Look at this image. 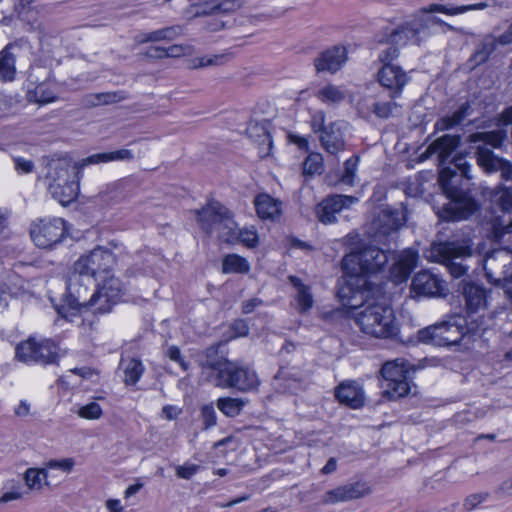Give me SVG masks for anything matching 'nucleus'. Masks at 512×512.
I'll return each instance as SVG.
<instances>
[{
  "label": "nucleus",
  "mask_w": 512,
  "mask_h": 512,
  "mask_svg": "<svg viewBox=\"0 0 512 512\" xmlns=\"http://www.w3.org/2000/svg\"><path fill=\"white\" fill-rule=\"evenodd\" d=\"M336 398L351 408H359L364 404L362 388L354 381L341 383L335 392Z\"/></svg>",
  "instance_id": "nucleus-25"
},
{
  "label": "nucleus",
  "mask_w": 512,
  "mask_h": 512,
  "mask_svg": "<svg viewBox=\"0 0 512 512\" xmlns=\"http://www.w3.org/2000/svg\"><path fill=\"white\" fill-rule=\"evenodd\" d=\"M506 138L507 131L499 128L493 131L472 133L468 136L467 141L469 143H483V145L477 147L476 160L485 173L500 172L503 180L510 181L512 180V163L495 155L490 149L485 147V145H489L493 148H498Z\"/></svg>",
  "instance_id": "nucleus-6"
},
{
  "label": "nucleus",
  "mask_w": 512,
  "mask_h": 512,
  "mask_svg": "<svg viewBox=\"0 0 512 512\" xmlns=\"http://www.w3.org/2000/svg\"><path fill=\"white\" fill-rule=\"evenodd\" d=\"M276 385L284 392L295 394L302 389V383L297 378H290L289 374L285 371H280L275 378Z\"/></svg>",
  "instance_id": "nucleus-46"
},
{
  "label": "nucleus",
  "mask_w": 512,
  "mask_h": 512,
  "mask_svg": "<svg viewBox=\"0 0 512 512\" xmlns=\"http://www.w3.org/2000/svg\"><path fill=\"white\" fill-rule=\"evenodd\" d=\"M377 75L379 83L390 90L392 98L400 96L403 88L409 82L407 73L397 65H383Z\"/></svg>",
  "instance_id": "nucleus-19"
},
{
  "label": "nucleus",
  "mask_w": 512,
  "mask_h": 512,
  "mask_svg": "<svg viewBox=\"0 0 512 512\" xmlns=\"http://www.w3.org/2000/svg\"><path fill=\"white\" fill-rule=\"evenodd\" d=\"M445 282L429 271H420L412 279L411 292L415 296L435 297L444 295Z\"/></svg>",
  "instance_id": "nucleus-18"
},
{
  "label": "nucleus",
  "mask_w": 512,
  "mask_h": 512,
  "mask_svg": "<svg viewBox=\"0 0 512 512\" xmlns=\"http://www.w3.org/2000/svg\"><path fill=\"white\" fill-rule=\"evenodd\" d=\"M487 7V4L485 3H477V4H471V5H462V6H452L447 7L445 5L441 4H432L431 11H437L438 13H443L447 15H458L465 13L470 10H482Z\"/></svg>",
  "instance_id": "nucleus-45"
},
{
  "label": "nucleus",
  "mask_w": 512,
  "mask_h": 512,
  "mask_svg": "<svg viewBox=\"0 0 512 512\" xmlns=\"http://www.w3.org/2000/svg\"><path fill=\"white\" fill-rule=\"evenodd\" d=\"M237 236L236 242H240L249 248L256 247L258 244L257 231L253 226L238 229Z\"/></svg>",
  "instance_id": "nucleus-50"
},
{
  "label": "nucleus",
  "mask_w": 512,
  "mask_h": 512,
  "mask_svg": "<svg viewBox=\"0 0 512 512\" xmlns=\"http://www.w3.org/2000/svg\"><path fill=\"white\" fill-rule=\"evenodd\" d=\"M390 46L383 49L379 54V61L383 65H393L391 62L399 56V47L397 45L389 44Z\"/></svg>",
  "instance_id": "nucleus-54"
},
{
  "label": "nucleus",
  "mask_w": 512,
  "mask_h": 512,
  "mask_svg": "<svg viewBox=\"0 0 512 512\" xmlns=\"http://www.w3.org/2000/svg\"><path fill=\"white\" fill-rule=\"evenodd\" d=\"M203 26L207 32L215 33L228 27L229 21L224 20L223 16L211 10V13L205 18Z\"/></svg>",
  "instance_id": "nucleus-49"
},
{
  "label": "nucleus",
  "mask_w": 512,
  "mask_h": 512,
  "mask_svg": "<svg viewBox=\"0 0 512 512\" xmlns=\"http://www.w3.org/2000/svg\"><path fill=\"white\" fill-rule=\"evenodd\" d=\"M358 156H353L345 161L344 171L340 178V181L348 186H354L356 183V172L358 166Z\"/></svg>",
  "instance_id": "nucleus-47"
},
{
  "label": "nucleus",
  "mask_w": 512,
  "mask_h": 512,
  "mask_svg": "<svg viewBox=\"0 0 512 512\" xmlns=\"http://www.w3.org/2000/svg\"><path fill=\"white\" fill-rule=\"evenodd\" d=\"M459 144L460 136L446 134L432 142L427 148L428 153L438 154L439 165L442 167L439 182L449 201L443 205L439 217L446 221L466 219L478 208L476 201L464 195L454 184L458 173L466 179L472 178L470 175L471 165L466 158L463 155H456L451 160L453 167H444Z\"/></svg>",
  "instance_id": "nucleus-1"
},
{
  "label": "nucleus",
  "mask_w": 512,
  "mask_h": 512,
  "mask_svg": "<svg viewBox=\"0 0 512 512\" xmlns=\"http://www.w3.org/2000/svg\"><path fill=\"white\" fill-rule=\"evenodd\" d=\"M201 228L208 234L217 233L225 243H236L238 227L231 212L219 202L213 201L197 212Z\"/></svg>",
  "instance_id": "nucleus-9"
},
{
  "label": "nucleus",
  "mask_w": 512,
  "mask_h": 512,
  "mask_svg": "<svg viewBox=\"0 0 512 512\" xmlns=\"http://www.w3.org/2000/svg\"><path fill=\"white\" fill-rule=\"evenodd\" d=\"M406 222V213L403 208L400 209H384L373 222L376 229L375 236H386L395 232Z\"/></svg>",
  "instance_id": "nucleus-22"
},
{
  "label": "nucleus",
  "mask_w": 512,
  "mask_h": 512,
  "mask_svg": "<svg viewBox=\"0 0 512 512\" xmlns=\"http://www.w3.org/2000/svg\"><path fill=\"white\" fill-rule=\"evenodd\" d=\"M37 360L36 363L41 364H51L55 363L59 357L58 355V347L51 340H41L39 341L38 350H37Z\"/></svg>",
  "instance_id": "nucleus-40"
},
{
  "label": "nucleus",
  "mask_w": 512,
  "mask_h": 512,
  "mask_svg": "<svg viewBox=\"0 0 512 512\" xmlns=\"http://www.w3.org/2000/svg\"><path fill=\"white\" fill-rule=\"evenodd\" d=\"M370 492V487L364 482L347 483L325 492L321 501L324 505H334L363 498L369 495Z\"/></svg>",
  "instance_id": "nucleus-14"
},
{
  "label": "nucleus",
  "mask_w": 512,
  "mask_h": 512,
  "mask_svg": "<svg viewBox=\"0 0 512 512\" xmlns=\"http://www.w3.org/2000/svg\"><path fill=\"white\" fill-rule=\"evenodd\" d=\"M512 265V254L505 249H498L489 252L483 261V269L488 281L497 286L503 275L502 270H507Z\"/></svg>",
  "instance_id": "nucleus-17"
},
{
  "label": "nucleus",
  "mask_w": 512,
  "mask_h": 512,
  "mask_svg": "<svg viewBox=\"0 0 512 512\" xmlns=\"http://www.w3.org/2000/svg\"><path fill=\"white\" fill-rule=\"evenodd\" d=\"M14 44H8L0 51V81H12L16 74V58Z\"/></svg>",
  "instance_id": "nucleus-28"
},
{
  "label": "nucleus",
  "mask_w": 512,
  "mask_h": 512,
  "mask_svg": "<svg viewBox=\"0 0 512 512\" xmlns=\"http://www.w3.org/2000/svg\"><path fill=\"white\" fill-rule=\"evenodd\" d=\"M102 414V408L96 402H91L84 406H81L77 411V415L79 417L87 420H97L101 418Z\"/></svg>",
  "instance_id": "nucleus-51"
},
{
  "label": "nucleus",
  "mask_w": 512,
  "mask_h": 512,
  "mask_svg": "<svg viewBox=\"0 0 512 512\" xmlns=\"http://www.w3.org/2000/svg\"><path fill=\"white\" fill-rule=\"evenodd\" d=\"M322 168V157L320 154H310L304 164L303 170L305 174L313 175L319 173Z\"/></svg>",
  "instance_id": "nucleus-52"
},
{
  "label": "nucleus",
  "mask_w": 512,
  "mask_h": 512,
  "mask_svg": "<svg viewBox=\"0 0 512 512\" xmlns=\"http://www.w3.org/2000/svg\"><path fill=\"white\" fill-rule=\"evenodd\" d=\"M250 270L249 262L237 255V254H229L226 255L222 262V271L223 273H240L246 274Z\"/></svg>",
  "instance_id": "nucleus-39"
},
{
  "label": "nucleus",
  "mask_w": 512,
  "mask_h": 512,
  "mask_svg": "<svg viewBox=\"0 0 512 512\" xmlns=\"http://www.w3.org/2000/svg\"><path fill=\"white\" fill-rule=\"evenodd\" d=\"M120 368L123 370L125 385H135L142 377L145 367L141 360L136 358L121 359Z\"/></svg>",
  "instance_id": "nucleus-35"
},
{
  "label": "nucleus",
  "mask_w": 512,
  "mask_h": 512,
  "mask_svg": "<svg viewBox=\"0 0 512 512\" xmlns=\"http://www.w3.org/2000/svg\"><path fill=\"white\" fill-rule=\"evenodd\" d=\"M462 293L468 318L473 315L481 318L487 306L486 290L475 283H464Z\"/></svg>",
  "instance_id": "nucleus-21"
},
{
  "label": "nucleus",
  "mask_w": 512,
  "mask_h": 512,
  "mask_svg": "<svg viewBox=\"0 0 512 512\" xmlns=\"http://www.w3.org/2000/svg\"><path fill=\"white\" fill-rule=\"evenodd\" d=\"M66 234V222L62 218L38 219L31 224L30 236L35 245L51 249L59 244Z\"/></svg>",
  "instance_id": "nucleus-12"
},
{
  "label": "nucleus",
  "mask_w": 512,
  "mask_h": 512,
  "mask_svg": "<svg viewBox=\"0 0 512 512\" xmlns=\"http://www.w3.org/2000/svg\"><path fill=\"white\" fill-rule=\"evenodd\" d=\"M166 57H180L191 52L190 46L183 45H171L167 48H164Z\"/></svg>",
  "instance_id": "nucleus-61"
},
{
  "label": "nucleus",
  "mask_w": 512,
  "mask_h": 512,
  "mask_svg": "<svg viewBox=\"0 0 512 512\" xmlns=\"http://www.w3.org/2000/svg\"><path fill=\"white\" fill-rule=\"evenodd\" d=\"M166 354L172 361L177 362L184 371L188 369V364L182 358L181 352L177 346H170Z\"/></svg>",
  "instance_id": "nucleus-63"
},
{
  "label": "nucleus",
  "mask_w": 512,
  "mask_h": 512,
  "mask_svg": "<svg viewBox=\"0 0 512 512\" xmlns=\"http://www.w3.org/2000/svg\"><path fill=\"white\" fill-rule=\"evenodd\" d=\"M500 274L503 277L497 286L503 288L508 298L512 299V267L509 266L507 270H502Z\"/></svg>",
  "instance_id": "nucleus-58"
},
{
  "label": "nucleus",
  "mask_w": 512,
  "mask_h": 512,
  "mask_svg": "<svg viewBox=\"0 0 512 512\" xmlns=\"http://www.w3.org/2000/svg\"><path fill=\"white\" fill-rule=\"evenodd\" d=\"M347 96V91L343 86L334 84H327L320 88L316 97L324 104L334 105L344 101Z\"/></svg>",
  "instance_id": "nucleus-37"
},
{
  "label": "nucleus",
  "mask_w": 512,
  "mask_h": 512,
  "mask_svg": "<svg viewBox=\"0 0 512 512\" xmlns=\"http://www.w3.org/2000/svg\"><path fill=\"white\" fill-rule=\"evenodd\" d=\"M321 133L320 140L327 152L336 155L344 149L345 143L341 123H331Z\"/></svg>",
  "instance_id": "nucleus-26"
},
{
  "label": "nucleus",
  "mask_w": 512,
  "mask_h": 512,
  "mask_svg": "<svg viewBox=\"0 0 512 512\" xmlns=\"http://www.w3.org/2000/svg\"><path fill=\"white\" fill-rule=\"evenodd\" d=\"M499 125L512 124V106L506 108L498 117Z\"/></svg>",
  "instance_id": "nucleus-64"
},
{
  "label": "nucleus",
  "mask_w": 512,
  "mask_h": 512,
  "mask_svg": "<svg viewBox=\"0 0 512 512\" xmlns=\"http://www.w3.org/2000/svg\"><path fill=\"white\" fill-rule=\"evenodd\" d=\"M290 283L296 289L295 299L298 305V311L305 313L313 307L314 300L311 293V288L304 284L301 279L296 276L289 277Z\"/></svg>",
  "instance_id": "nucleus-31"
},
{
  "label": "nucleus",
  "mask_w": 512,
  "mask_h": 512,
  "mask_svg": "<svg viewBox=\"0 0 512 512\" xmlns=\"http://www.w3.org/2000/svg\"><path fill=\"white\" fill-rule=\"evenodd\" d=\"M91 286L81 285L76 281L69 284L63 304L58 310L59 314L71 322L77 314L91 312L94 315H104L111 312L124 293V286L116 277H108L94 284L96 288L92 293Z\"/></svg>",
  "instance_id": "nucleus-3"
},
{
  "label": "nucleus",
  "mask_w": 512,
  "mask_h": 512,
  "mask_svg": "<svg viewBox=\"0 0 512 512\" xmlns=\"http://www.w3.org/2000/svg\"><path fill=\"white\" fill-rule=\"evenodd\" d=\"M74 464L75 462L72 458L50 460L46 463V469H60L64 472H70L73 469Z\"/></svg>",
  "instance_id": "nucleus-57"
},
{
  "label": "nucleus",
  "mask_w": 512,
  "mask_h": 512,
  "mask_svg": "<svg viewBox=\"0 0 512 512\" xmlns=\"http://www.w3.org/2000/svg\"><path fill=\"white\" fill-rule=\"evenodd\" d=\"M217 350L209 347L205 351L206 360L201 362L210 383L219 388H232L241 392L255 389L259 384L256 372L247 365L228 359L214 360Z\"/></svg>",
  "instance_id": "nucleus-5"
},
{
  "label": "nucleus",
  "mask_w": 512,
  "mask_h": 512,
  "mask_svg": "<svg viewBox=\"0 0 512 512\" xmlns=\"http://www.w3.org/2000/svg\"><path fill=\"white\" fill-rule=\"evenodd\" d=\"M115 261L116 258L111 251L102 247L93 249L74 263L67 286L73 281L81 285H94L108 277H115L112 274Z\"/></svg>",
  "instance_id": "nucleus-7"
},
{
  "label": "nucleus",
  "mask_w": 512,
  "mask_h": 512,
  "mask_svg": "<svg viewBox=\"0 0 512 512\" xmlns=\"http://www.w3.org/2000/svg\"><path fill=\"white\" fill-rule=\"evenodd\" d=\"M23 480L27 491H41L44 487L49 486L48 472L46 468H28L23 473Z\"/></svg>",
  "instance_id": "nucleus-32"
},
{
  "label": "nucleus",
  "mask_w": 512,
  "mask_h": 512,
  "mask_svg": "<svg viewBox=\"0 0 512 512\" xmlns=\"http://www.w3.org/2000/svg\"><path fill=\"white\" fill-rule=\"evenodd\" d=\"M417 260L418 255L412 249H407L401 253L396 263L400 280H405L409 276L410 272L416 267Z\"/></svg>",
  "instance_id": "nucleus-41"
},
{
  "label": "nucleus",
  "mask_w": 512,
  "mask_h": 512,
  "mask_svg": "<svg viewBox=\"0 0 512 512\" xmlns=\"http://www.w3.org/2000/svg\"><path fill=\"white\" fill-rule=\"evenodd\" d=\"M464 327L453 318L437 323L419 331V339L435 346H450L460 342L465 331Z\"/></svg>",
  "instance_id": "nucleus-13"
},
{
  "label": "nucleus",
  "mask_w": 512,
  "mask_h": 512,
  "mask_svg": "<svg viewBox=\"0 0 512 512\" xmlns=\"http://www.w3.org/2000/svg\"><path fill=\"white\" fill-rule=\"evenodd\" d=\"M246 131L249 138L258 145L259 156L261 158L269 156L272 149V139L268 131L267 123L251 121Z\"/></svg>",
  "instance_id": "nucleus-24"
},
{
  "label": "nucleus",
  "mask_w": 512,
  "mask_h": 512,
  "mask_svg": "<svg viewBox=\"0 0 512 512\" xmlns=\"http://www.w3.org/2000/svg\"><path fill=\"white\" fill-rule=\"evenodd\" d=\"M257 214L262 219L277 220L281 215L282 203L268 194H260L255 198Z\"/></svg>",
  "instance_id": "nucleus-27"
},
{
  "label": "nucleus",
  "mask_w": 512,
  "mask_h": 512,
  "mask_svg": "<svg viewBox=\"0 0 512 512\" xmlns=\"http://www.w3.org/2000/svg\"><path fill=\"white\" fill-rule=\"evenodd\" d=\"M241 7V2L239 0H222L218 4L214 5L212 10L218 15L222 16L223 14H230Z\"/></svg>",
  "instance_id": "nucleus-53"
},
{
  "label": "nucleus",
  "mask_w": 512,
  "mask_h": 512,
  "mask_svg": "<svg viewBox=\"0 0 512 512\" xmlns=\"http://www.w3.org/2000/svg\"><path fill=\"white\" fill-rule=\"evenodd\" d=\"M132 159L133 154L130 150L120 149L112 152H104L91 155L82 160L81 166L95 165L113 161H130Z\"/></svg>",
  "instance_id": "nucleus-33"
},
{
  "label": "nucleus",
  "mask_w": 512,
  "mask_h": 512,
  "mask_svg": "<svg viewBox=\"0 0 512 512\" xmlns=\"http://www.w3.org/2000/svg\"><path fill=\"white\" fill-rule=\"evenodd\" d=\"M347 61V50L344 46H333L322 51L313 61L318 73L334 74Z\"/></svg>",
  "instance_id": "nucleus-20"
},
{
  "label": "nucleus",
  "mask_w": 512,
  "mask_h": 512,
  "mask_svg": "<svg viewBox=\"0 0 512 512\" xmlns=\"http://www.w3.org/2000/svg\"><path fill=\"white\" fill-rule=\"evenodd\" d=\"M27 494L28 491L19 480L11 479L6 481L0 490V503L5 504L21 500Z\"/></svg>",
  "instance_id": "nucleus-36"
},
{
  "label": "nucleus",
  "mask_w": 512,
  "mask_h": 512,
  "mask_svg": "<svg viewBox=\"0 0 512 512\" xmlns=\"http://www.w3.org/2000/svg\"><path fill=\"white\" fill-rule=\"evenodd\" d=\"M431 8L432 4L410 15L387 35V43L400 47L408 43L419 44L430 34L432 27L441 23L439 18L431 15L436 12L431 11Z\"/></svg>",
  "instance_id": "nucleus-8"
},
{
  "label": "nucleus",
  "mask_w": 512,
  "mask_h": 512,
  "mask_svg": "<svg viewBox=\"0 0 512 512\" xmlns=\"http://www.w3.org/2000/svg\"><path fill=\"white\" fill-rule=\"evenodd\" d=\"M199 471V466L192 463H184L176 467V475L181 479H190Z\"/></svg>",
  "instance_id": "nucleus-56"
},
{
  "label": "nucleus",
  "mask_w": 512,
  "mask_h": 512,
  "mask_svg": "<svg viewBox=\"0 0 512 512\" xmlns=\"http://www.w3.org/2000/svg\"><path fill=\"white\" fill-rule=\"evenodd\" d=\"M78 191V182L74 180L69 183H63L60 186L59 184H53L49 193L61 205L66 206L77 198Z\"/></svg>",
  "instance_id": "nucleus-34"
},
{
  "label": "nucleus",
  "mask_w": 512,
  "mask_h": 512,
  "mask_svg": "<svg viewBox=\"0 0 512 512\" xmlns=\"http://www.w3.org/2000/svg\"><path fill=\"white\" fill-rule=\"evenodd\" d=\"M373 112L379 118H389L400 112V106L396 102H375L373 104Z\"/></svg>",
  "instance_id": "nucleus-48"
},
{
  "label": "nucleus",
  "mask_w": 512,
  "mask_h": 512,
  "mask_svg": "<svg viewBox=\"0 0 512 512\" xmlns=\"http://www.w3.org/2000/svg\"><path fill=\"white\" fill-rule=\"evenodd\" d=\"M128 95L124 91L90 93L83 98L86 107H96L100 105H111L124 101Z\"/></svg>",
  "instance_id": "nucleus-29"
},
{
  "label": "nucleus",
  "mask_w": 512,
  "mask_h": 512,
  "mask_svg": "<svg viewBox=\"0 0 512 512\" xmlns=\"http://www.w3.org/2000/svg\"><path fill=\"white\" fill-rule=\"evenodd\" d=\"M370 290L339 287L337 295L348 316L367 337L387 340L400 333V324L394 309L387 303L370 297Z\"/></svg>",
  "instance_id": "nucleus-2"
},
{
  "label": "nucleus",
  "mask_w": 512,
  "mask_h": 512,
  "mask_svg": "<svg viewBox=\"0 0 512 512\" xmlns=\"http://www.w3.org/2000/svg\"><path fill=\"white\" fill-rule=\"evenodd\" d=\"M497 45H499L496 37L491 35L486 36L479 49L474 53L473 59L477 64L485 62L489 56L495 51Z\"/></svg>",
  "instance_id": "nucleus-44"
},
{
  "label": "nucleus",
  "mask_w": 512,
  "mask_h": 512,
  "mask_svg": "<svg viewBox=\"0 0 512 512\" xmlns=\"http://www.w3.org/2000/svg\"><path fill=\"white\" fill-rule=\"evenodd\" d=\"M358 202V198L347 195H332L325 198L316 208L317 217L323 224L336 221V214L350 208Z\"/></svg>",
  "instance_id": "nucleus-15"
},
{
  "label": "nucleus",
  "mask_w": 512,
  "mask_h": 512,
  "mask_svg": "<svg viewBox=\"0 0 512 512\" xmlns=\"http://www.w3.org/2000/svg\"><path fill=\"white\" fill-rule=\"evenodd\" d=\"M182 33L180 26H170L152 32L139 34L135 37L138 44L147 42L172 41Z\"/></svg>",
  "instance_id": "nucleus-30"
},
{
  "label": "nucleus",
  "mask_w": 512,
  "mask_h": 512,
  "mask_svg": "<svg viewBox=\"0 0 512 512\" xmlns=\"http://www.w3.org/2000/svg\"><path fill=\"white\" fill-rule=\"evenodd\" d=\"M201 416L203 419L205 429H209L216 425L217 416L212 404L204 405L201 408Z\"/></svg>",
  "instance_id": "nucleus-55"
},
{
  "label": "nucleus",
  "mask_w": 512,
  "mask_h": 512,
  "mask_svg": "<svg viewBox=\"0 0 512 512\" xmlns=\"http://www.w3.org/2000/svg\"><path fill=\"white\" fill-rule=\"evenodd\" d=\"M409 364L402 358L387 361L381 369L383 377V396L396 400L406 396L410 391L407 379Z\"/></svg>",
  "instance_id": "nucleus-11"
},
{
  "label": "nucleus",
  "mask_w": 512,
  "mask_h": 512,
  "mask_svg": "<svg viewBox=\"0 0 512 512\" xmlns=\"http://www.w3.org/2000/svg\"><path fill=\"white\" fill-rule=\"evenodd\" d=\"M311 127L314 132H323L325 126V113L323 111H316L311 117Z\"/></svg>",
  "instance_id": "nucleus-62"
},
{
  "label": "nucleus",
  "mask_w": 512,
  "mask_h": 512,
  "mask_svg": "<svg viewBox=\"0 0 512 512\" xmlns=\"http://www.w3.org/2000/svg\"><path fill=\"white\" fill-rule=\"evenodd\" d=\"M491 201L503 212L498 219L497 231L500 234L512 233V188L498 186L491 193Z\"/></svg>",
  "instance_id": "nucleus-16"
},
{
  "label": "nucleus",
  "mask_w": 512,
  "mask_h": 512,
  "mask_svg": "<svg viewBox=\"0 0 512 512\" xmlns=\"http://www.w3.org/2000/svg\"><path fill=\"white\" fill-rule=\"evenodd\" d=\"M39 342H37L34 338H29L28 340L20 343L16 347V357L25 363H36L37 360V350H38Z\"/></svg>",
  "instance_id": "nucleus-42"
},
{
  "label": "nucleus",
  "mask_w": 512,
  "mask_h": 512,
  "mask_svg": "<svg viewBox=\"0 0 512 512\" xmlns=\"http://www.w3.org/2000/svg\"><path fill=\"white\" fill-rule=\"evenodd\" d=\"M245 404L241 398L222 397L217 400V408L227 417L238 416Z\"/></svg>",
  "instance_id": "nucleus-43"
},
{
  "label": "nucleus",
  "mask_w": 512,
  "mask_h": 512,
  "mask_svg": "<svg viewBox=\"0 0 512 512\" xmlns=\"http://www.w3.org/2000/svg\"><path fill=\"white\" fill-rule=\"evenodd\" d=\"M470 114V105L468 102L463 103L451 116L443 117L438 120L435 127L439 131H445L461 124Z\"/></svg>",
  "instance_id": "nucleus-38"
},
{
  "label": "nucleus",
  "mask_w": 512,
  "mask_h": 512,
  "mask_svg": "<svg viewBox=\"0 0 512 512\" xmlns=\"http://www.w3.org/2000/svg\"><path fill=\"white\" fill-rule=\"evenodd\" d=\"M46 180L48 191L53 184L69 183L75 180V167L66 159L51 160L47 164Z\"/></svg>",
  "instance_id": "nucleus-23"
},
{
  "label": "nucleus",
  "mask_w": 512,
  "mask_h": 512,
  "mask_svg": "<svg viewBox=\"0 0 512 512\" xmlns=\"http://www.w3.org/2000/svg\"><path fill=\"white\" fill-rule=\"evenodd\" d=\"M470 256H472L471 240L464 239L432 244L427 258L444 264L454 278H459L466 274L468 267L463 264V260Z\"/></svg>",
  "instance_id": "nucleus-10"
},
{
  "label": "nucleus",
  "mask_w": 512,
  "mask_h": 512,
  "mask_svg": "<svg viewBox=\"0 0 512 512\" xmlns=\"http://www.w3.org/2000/svg\"><path fill=\"white\" fill-rule=\"evenodd\" d=\"M391 251L376 246L362 245L344 256L342 260L343 283L340 287L370 290L367 275L381 271L391 258Z\"/></svg>",
  "instance_id": "nucleus-4"
},
{
  "label": "nucleus",
  "mask_w": 512,
  "mask_h": 512,
  "mask_svg": "<svg viewBox=\"0 0 512 512\" xmlns=\"http://www.w3.org/2000/svg\"><path fill=\"white\" fill-rule=\"evenodd\" d=\"M488 497V493H476L469 495L463 504V507L466 511L474 510L479 504L484 502Z\"/></svg>",
  "instance_id": "nucleus-59"
},
{
  "label": "nucleus",
  "mask_w": 512,
  "mask_h": 512,
  "mask_svg": "<svg viewBox=\"0 0 512 512\" xmlns=\"http://www.w3.org/2000/svg\"><path fill=\"white\" fill-rule=\"evenodd\" d=\"M13 162L15 170L19 174H28L31 173L34 169V164L31 160L22 157H14Z\"/></svg>",
  "instance_id": "nucleus-60"
}]
</instances>
